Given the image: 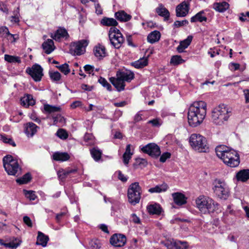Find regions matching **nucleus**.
I'll use <instances>...</instances> for the list:
<instances>
[{
  "mask_svg": "<svg viewBox=\"0 0 249 249\" xmlns=\"http://www.w3.org/2000/svg\"><path fill=\"white\" fill-rule=\"evenodd\" d=\"M20 101L21 104L26 107L30 106H33L35 104V101L33 99V96L29 94H27L21 98Z\"/></svg>",
  "mask_w": 249,
  "mask_h": 249,
  "instance_id": "obj_27",
  "label": "nucleus"
},
{
  "mask_svg": "<svg viewBox=\"0 0 249 249\" xmlns=\"http://www.w3.org/2000/svg\"><path fill=\"white\" fill-rule=\"evenodd\" d=\"M246 103H249V89H246L243 91Z\"/></svg>",
  "mask_w": 249,
  "mask_h": 249,
  "instance_id": "obj_64",
  "label": "nucleus"
},
{
  "mask_svg": "<svg viewBox=\"0 0 249 249\" xmlns=\"http://www.w3.org/2000/svg\"><path fill=\"white\" fill-rule=\"evenodd\" d=\"M171 157V154L169 152L163 153L160 157V161L161 162H164L166 160L170 158Z\"/></svg>",
  "mask_w": 249,
  "mask_h": 249,
  "instance_id": "obj_54",
  "label": "nucleus"
},
{
  "mask_svg": "<svg viewBox=\"0 0 249 249\" xmlns=\"http://www.w3.org/2000/svg\"><path fill=\"white\" fill-rule=\"evenodd\" d=\"M161 244L166 247L167 249H181L179 244L186 243L185 242L176 240L172 238H168L164 241H162Z\"/></svg>",
  "mask_w": 249,
  "mask_h": 249,
  "instance_id": "obj_16",
  "label": "nucleus"
},
{
  "mask_svg": "<svg viewBox=\"0 0 249 249\" xmlns=\"http://www.w3.org/2000/svg\"><path fill=\"white\" fill-rule=\"evenodd\" d=\"M147 210L150 214L160 215L162 209L161 206L157 203H152L147 205Z\"/></svg>",
  "mask_w": 249,
  "mask_h": 249,
  "instance_id": "obj_20",
  "label": "nucleus"
},
{
  "mask_svg": "<svg viewBox=\"0 0 249 249\" xmlns=\"http://www.w3.org/2000/svg\"><path fill=\"white\" fill-rule=\"evenodd\" d=\"M101 23L104 26H115L118 25V22L113 18H109L107 17H104L102 19Z\"/></svg>",
  "mask_w": 249,
  "mask_h": 249,
  "instance_id": "obj_35",
  "label": "nucleus"
},
{
  "mask_svg": "<svg viewBox=\"0 0 249 249\" xmlns=\"http://www.w3.org/2000/svg\"><path fill=\"white\" fill-rule=\"evenodd\" d=\"M56 67L58 68L61 72L63 73L65 75H67L70 72V69L69 65L67 63H64L59 66H56Z\"/></svg>",
  "mask_w": 249,
  "mask_h": 249,
  "instance_id": "obj_43",
  "label": "nucleus"
},
{
  "mask_svg": "<svg viewBox=\"0 0 249 249\" xmlns=\"http://www.w3.org/2000/svg\"><path fill=\"white\" fill-rule=\"evenodd\" d=\"M148 124H152V126L155 127H159L161 125L162 122L160 119L159 118H156L148 122Z\"/></svg>",
  "mask_w": 249,
  "mask_h": 249,
  "instance_id": "obj_52",
  "label": "nucleus"
},
{
  "mask_svg": "<svg viewBox=\"0 0 249 249\" xmlns=\"http://www.w3.org/2000/svg\"><path fill=\"white\" fill-rule=\"evenodd\" d=\"M207 21V18L205 15V10H201L196 14L195 16H193L191 19V22H203Z\"/></svg>",
  "mask_w": 249,
  "mask_h": 249,
  "instance_id": "obj_24",
  "label": "nucleus"
},
{
  "mask_svg": "<svg viewBox=\"0 0 249 249\" xmlns=\"http://www.w3.org/2000/svg\"><path fill=\"white\" fill-rule=\"evenodd\" d=\"M118 178L123 182H126L128 178L125 177L120 171H118Z\"/></svg>",
  "mask_w": 249,
  "mask_h": 249,
  "instance_id": "obj_60",
  "label": "nucleus"
},
{
  "mask_svg": "<svg viewBox=\"0 0 249 249\" xmlns=\"http://www.w3.org/2000/svg\"><path fill=\"white\" fill-rule=\"evenodd\" d=\"M160 33L159 31L155 30L151 32L147 36V41L151 44L158 42L160 38Z\"/></svg>",
  "mask_w": 249,
  "mask_h": 249,
  "instance_id": "obj_30",
  "label": "nucleus"
},
{
  "mask_svg": "<svg viewBox=\"0 0 249 249\" xmlns=\"http://www.w3.org/2000/svg\"><path fill=\"white\" fill-rule=\"evenodd\" d=\"M88 45V41L82 39L76 42H73L71 45V51H73L77 55H80L85 52V48Z\"/></svg>",
  "mask_w": 249,
  "mask_h": 249,
  "instance_id": "obj_13",
  "label": "nucleus"
},
{
  "mask_svg": "<svg viewBox=\"0 0 249 249\" xmlns=\"http://www.w3.org/2000/svg\"><path fill=\"white\" fill-rule=\"evenodd\" d=\"M56 135L62 140H65L68 137L67 131L63 129H59L56 132Z\"/></svg>",
  "mask_w": 249,
  "mask_h": 249,
  "instance_id": "obj_51",
  "label": "nucleus"
},
{
  "mask_svg": "<svg viewBox=\"0 0 249 249\" xmlns=\"http://www.w3.org/2000/svg\"><path fill=\"white\" fill-rule=\"evenodd\" d=\"M132 155H133L123 154V162L125 165H127L128 164L129 160L131 159Z\"/></svg>",
  "mask_w": 249,
  "mask_h": 249,
  "instance_id": "obj_56",
  "label": "nucleus"
},
{
  "mask_svg": "<svg viewBox=\"0 0 249 249\" xmlns=\"http://www.w3.org/2000/svg\"><path fill=\"white\" fill-rule=\"evenodd\" d=\"M134 78V74L131 71H119L116 73V77H111L109 81L118 91H121L124 89V82H130Z\"/></svg>",
  "mask_w": 249,
  "mask_h": 249,
  "instance_id": "obj_2",
  "label": "nucleus"
},
{
  "mask_svg": "<svg viewBox=\"0 0 249 249\" xmlns=\"http://www.w3.org/2000/svg\"><path fill=\"white\" fill-rule=\"evenodd\" d=\"M221 160L226 165L230 167L238 166L240 162L239 155L236 151L232 149L226 153Z\"/></svg>",
  "mask_w": 249,
  "mask_h": 249,
  "instance_id": "obj_10",
  "label": "nucleus"
},
{
  "mask_svg": "<svg viewBox=\"0 0 249 249\" xmlns=\"http://www.w3.org/2000/svg\"><path fill=\"white\" fill-rule=\"evenodd\" d=\"M188 20L185 19L182 21L177 20L174 23V26L176 27H179L188 24Z\"/></svg>",
  "mask_w": 249,
  "mask_h": 249,
  "instance_id": "obj_55",
  "label": "nucleus"
},
{
  "mask_svg": "<svg viewBox=\"0 0 249 249\" xmlns=\"http://www.w3.org/2000/svg\"><path fill=\"white\" fill-rule=\"evenodd\" d=\"M174 202L178 205H182L186 203V198L185 196L180 193H174L172 194Z\"/></svg>",
  "mask_w": 249,
  "mask_h": 249,
  "instance_id": "obj_25",
  "label": "nucleus"
},
{
  "mask_svg": "<svg viewBox=\"0 0 249 249\" xmlns=\"http://www.w3.org/2000/svg\"><path fill=\"white\" fill-rule=\"evenodd\" d=\"M141 188L138 182L132 183L128 188L127 196L128 201L133 205L138 203L141 198Z\"/></svg>",
  "mask_w": 249,
  "mask_h": 249,
  "instance_id": "obj_8",
  "label": "nucleus"
},
{
  "mask_svg": "<svg viewBox=\"0 0 249 249\" xmlns=\"http://www.w3.org/2000/svg\"><path fill=\"white\" fill-rule=\"evenodd\" d=\"M84 69L85 71L89 74H92L93 75H94V73H92L94 70V67L93 66L90 65H86L84 67Z\"/></svg>",
  "mask_w": 249,
  "mask_h": 249,
  "instance_id": "obj_53",
  "label": "nucleus"
},
{
  "mask_svg": "<svg viewBox=\"0 0 249 249\" xmlns=\"http://www.w3.org/2000/svg\"><path fill=\"white\" fill-rule=\"evenodd\" d=\"M42 47L47 54L51 53L55 49L54 42L51 39H48L42 44Z\"/></svg>",
  "mask_w": 249,
  "mask_h": 249,
  "instance_id": "obj_23",
  "label": "nucleus"
},
{
  "mask_svg": "<svg viewBox=\"0 0 249 249\" xmlns=\"http://www.w3.org/2000/svg\"><path fill=\"white\" fill-rule=\"evenodd\" d=\"M53 160L56 161H65L69 160L70 155L66 152H55L53 156Z\"/></svg>",
  "mask_w": 249,
  "mask_h": 249,
  "instance_id": "obj_28",
  "label": "nucleus"
},
{
  "mask_svg": "<svg viewBox=\"0 0 249 249\" xmlns=\"http://www.w3.org/2000/svg\"><path fill=\"white\" fill-rule=\"evenodd\" d=\"M91 155L95 161H99L102 154V152L97 147H94L90 150Z\"/></svg>",
  "mask_w": 249,
  "mask_h": 249,
  "instance_id": "obj_37",
  "label": "nucleus"
},
{
  "mask_svg": "<svg viewBox=\"0 0 249 249\" xmlns=\"http://www.w3.org/2000/svg\"><path fill=\"white\" fill-rule=\"evenodd\" d=\"M207 104L202 101L194 102L189 108L188 122L192 127L200 124L206 115Z\"/></svg>",
  "mask_w": 249,
  "mask_h": 249,
  "instance_id": "obj_1",
  "label": "nucleus"
},
{
  "mask_svg": "<svg viewBox=\"0 0 249 249\" xmlns=\"http://www.w3.org/2000/svg\"><path fill=\"white\" fill-rule=\"evenodd\" d=\"M126 242V238L124 235L122 234H114L110 238V244L116 247L124 246Z\"/></svg>",
  "mask_w": 249,
  "mask_h": 249,
  "instance_id": "obj_14",
  "label": "nucleus"
},
{
  "mask_svg": "<svg viewBox=\"0 0 249 249\" xmlns=\"http://www.w3.org/2000/svg\"><path fill=\"white\" fill-rule=\"evenodd\" d=\"M189 142L191 147L198 152H207L209 150L206 138L199 134H192L190 137Z\"/></svg>",
  "mask_w": 249,
  "mask_h": 249,
  "instance_id": "obj_6",
  "label": "nucleus"
},
{
  "mask_svg": "<svg viewBox=\"0 0 249 249\" xmlns=\"http://www.w3.org/2000/svg\"><path fill=\"white\" fill-rule=\"evenodd\" d=\"M108 36L111 44L116 49L120 48L124 40L120 30L116 27L110 28Z\"/></svg>",
  "mask_w": 249,
  "mask_h": 249,
  "instance_id": "obj_9",
  "label": "nucleus"
},
{
  "mask_svg": "<svg viewBox=\"0 0 249 249\" xmlns=\"http://www.w3.org/2000/svg\"><path fill=\"white\" fill-rule=\"evenodd\" d=\"M32 179V176L30 173H27L22 177L18 178L16 179V182L20 184H26L30 182Z\"/></svg>",
  "mask_w": 249,
  "mask_h": 249,
  "instance_id": "obj_38",
  "label": "nucleus"
},
{
  "mask_svg": "<svg viewBox=\"0 0 249 249\" xmlns=\"http://www.w3.org/2000/svg\"><path fill=\"white\" fill-rule=\"evenodd\" d=\"M93 52L94 55L98 60H101L107 55L105 47L100 44L94 47Z\"/></svg>",
  "mask_w": 249,
  "mask_h": 249,
  "instance_id": "obj_18",
  "label": "nucleus"
},
{
  "mask_svg": "<svg viewBox=\"0 0 249 249\" xmlns=\"http://www.w3.org/2000/svg\"><path fill=\"white\" fill-rule=\"evenodd\" d=\"M95 8L96 10V13L98 15L102 14V9L99 3H97L95 4Z\"/></svg>",
  "mask_w": 249,
  "mask_h": 249,
  "instance_id": "obj_63",
  "label": "nucleus"
},
{
  "mask_svg": "<svg viewBox=\"0 0 249 249\" xmlns=\"http://www.w3.org/2000/svg\"><path fill=\"white\" fill-rule=\"evenodd\" d=\"M26 72L36 82L41 81L43 76L42 68L40 65L37 64L33 65L31 68L28 67L26 70Z\"/></svg>",
  "mask_w": 249,
  "mask_h": 249,
  "instance_id": "obj_11",
  "label": "nucleus"
},
{
  "mask_svg": "<svg viewBox=\"0 0 249 249\" xmlns=\"http://www.w3.org/2000/svg\"><path fill=\"white\" fill-rule=\"evenodd\" d=\"M2 161L4 169L8 175L18 176L21 174L22 168L17 159L8 155L3 158Z\"/></svg>",
  "mask_w": 249,
  "mask_h": 249,
  "instance_id": "obj_4",
  "label": "nucleus"
},
{
  "mask_svg": "<svg viewBox=\"0 0 249 249\" xmlns=\"http://www.w3.org/2000/svg\"><path fill=\"white\" fill-rule=\"evenodd\" d=\"M69 36L67 31L64 28L59 27L51 37L55 41H59L62 38H67Z\"/></svg>",
  "mask_w": 249,
  "mask_h": 249,
  "instance_id": "obj_17",
  "label": "nucleus"
},
{
  "mask_svg": "<svg viewBox=\"0 0 249 249\" xmlns=\"http://www.w3.org/2000/svg\"><path fill=\"white\" fill-rule=\"evenodd\" d=\"M168 188V185L163 183L161 184H158L153 187H151L148 189V192L151 194L160 193L165 192Z\"/></svg>",
  "mask_w": 249,
  "mask_h": 249,
  "instance_id": "obj_22",
  "label": "nucleus"
},
{
  "mask_svg": "<svg viewBox=\"0 0 249 249\" xmlns=\"http://www.w3.org/2000/svg\"><path fill=\"white\" fill-rule=\"evenodd\" d=\"M184 62L181 57L179 55H175L172 57L170 63L174 65H177Z\"/></svg>",
  "mask_w": 249,
  "mask_h": 249,
  "instance_id": "obj_45",
  "label": "nucleus"
},
{
  "mask_svg": "<svg viewBox=\"0 0 249 249\" xmlns=\"http://www.w3.org/2000/svg\"><path fill=\"white\" fill-rule=\"evenodd\" d=\"M24 223L29 227H32L33 224L30 218L28 216H24L23 218Z\"/></svg>",
  "mask_w": 249,
  "mask_h": 249,
  "instance_id": "obj_57",
  "label": "nucleus"
},
{
  "mask_svg": "<svg viewBox=\"0 0 249 249\" xmlns=\"http://www.w3.org/2000/svg\"><path fill=\"white\" fill-rule=\"evenodd\" d=\"M93 138V136L89 133H86L84 137V141L87 145H90L94 143Z\"/></svg>",
  "mask_w": 249,
  "mask_h": 249,
  "instance_id": "obj_50",
  "label": "nucleus"
},
{
  "mask_svg": "<svg viewBox=\"0 0 249 249\" xmlns=\"http://www.w3.org/2000/svg\"><path fill=\"white\" fill-rule=\"evenodd\" d=\"M147 64L148 59L147 58H140L138 60L131 63V65L137 69L143 68L144 67L147 66Z\"/></svg>",
  "mask_w": 249,
  "mask_h": 249,
  "instance_id": "obj_36",
  "label": "nucleus"
},
{
  "mask_svg": "<svg viewBox=\"0 0 249 249\" xmlns=\"http://www.w3.org/2000/svg\"><path fill=\"white\" fill-rule=\"evenodd\" d=\"M141 149L143 153L155 158L159 157L161 154L160 147L155 143H148L142 146Z\"/></svg>",
  "mask_w": 249,
  "mask_h": 249,
  "instance_id": "obj_12",
  "label": "nucleus"
},
{
  "mask_svg": "<svg viewBox=\"0 0 249 249\" xmlns=\"http://www.w3.org/2000/svg\"><path fill=\"white\" fill-rule=\"evenodd\" d=\"M116 18L120 21L126 22L129 21L131 16L127 14L124 11H120L116 12L115 14Z\"/></svg>",
  "mask_w": 249,
  "mask_h": 249,
  "instance_id": "obj_33",
  "label": "nucleus"
},
{
  "mask_svg": "<svg viewBox=\"0 0 249 249\" xmlns=\"http://www.w3.org/2000/svg\"><path fill=\"white\" fill-rule=\"evenodd\" d=\"M49 75L52 80L58 82L61 79V74L58 71H50Z\"/></svg>",
  "mask_w": 249,
  "mask_h": 249,
  "instance_id": "obj_44",
  "label": "nucleus"
},
{
  "mask_svg": "<svg viewBox=\"0 0 249 249\" xmlns=\"http://www.w3.org/2000/svg\"><path fill=\"white\" fill-rule=\"evenodd\" d=\"M89 247L91 249H99L101 247L100 241L97 239L91 240L89 242Z\"/></svg>",
  "mask_w": 249,
  "mask_h": 249,
  "instance_id": "obj_48",
  "label": "nucleus"
},
{
  "mask_svg": "<svg viewBox=\"0 0 249 249\" xmlns=\"http://www.w3.org/2000/svg\"><path fill=\"white\" fill-rule=\"evenodd\" d=\"M156 11L158 14L163 17L165 20L168 19L170 16L169 12L162 4H159Z\"/></svg>",
  "mask_w": 249,
  "mask_h": 249,
  "instance_id": "obj_29",
  "label": "nucleus"
},
{
  "mask_svg": "<svg viewBox=\"0 0 249 249\" xmlns=\"http://www.w3.org/2000/svg\"><path fill=\"white\" fill-rule=\"evenodd\" d=\"M193 36H189L185 39L181 41L179 43V45L177 48V51L179 53L183 52L184 50L190 45Z\"/></svg>",
  "mask_w": 249,
  "mask_h": 249,
  "instance_id": "obj_21",
  "label": "nucleus"
},
{
  "mask_svg": "<svg viewBox=\"0 0 249 249\" xmlns=\"http://www.w3.org/2000/svg\"><path fill=\"white\" fill-rule=\"evenodd\" d=\"M231 115V110L227 105L220 104L214 108L212 112V120L216 125H221L227 121Z\"/></svg>",
  "mask_w": 249,
  "mask_h": 249,
  "instance_id": "obj_3",
  "label": "nucleus"
},
{
  "mask_svg": "<svg viewBox=\"0 0 249 249\" xmlns=\"http://www.w3.org/2000/svg\"><path fill=\"white\" fill-rule=\"evenodd\" d=\"M231 149L225 145H219L215 148V152L217 157L221 159L223 156L225 155L226 153H228Z\"/></svg>",
  "mask_w": 249,
  "mask_h": 249,
  "instance_id": "obj_34",
  "label": "nucleus"
},
{
  "mask_svg": "<svg viewBox=\"0 0 249 249\" xmlns=\"http://www.w3.org/2000/svg\"><path fill=\"white\" fill-rule=\"evenodd\" d=\"M62 173L64 174V176L66 177V178L67 177V176L71 173H75L77 172L76 169H71V170H62Z\"/></svg>",
  "mask_w": 249,
  "mask_h": 249,
  "instance_id": "obj_62",
  "label": "nucleus"
},
{
  "mask_svg": "<svg viewBox=\"0 0 249 249\" xmlns=\"http://www.w3.org/2000/svg\"><path fill=\"white\" fill-rule=\"evenodd\" d=\"M213 190L219 198L226 200L230 195L229 188L226 182L221 179L216 178L213 182Z\"/></svg>",
  "mask_w": 249,
  "mask_h": 249,
  "instance_id": "obj_7",
  "label": "nucleus"
},
{
  "mask_svg": "<svg viewBox=\"0 0 249 249\" xmlns=\"http://www.w3.org/2000/svg\"><path fill=\"white\" fill-rule=\"evenodd\" d=\"M0 140L3 142L8 143L14 147L16 146V143L11 138L7 137L5 134H0Z\"/></svg>",
  "mask_w": 249,
  "mask_h": 249,
  "instance_id": "obj_41",
  "label": "nucleus"
},
{
  "mask_svg": "<svg viewBox=\"0 0 249 249\" xmlns=\"http://www.w3.org/2000/svg\"><path fill=\"white\" fill-rule=\"evenodd\" d=\"M8 36H10L11 37H14V35L9 33L8 29L7 27H1L0 28V36L6 37Z\"/></svg>",
  "mask_w": 249,
  "mask_h": 249,
  "instance_id": "obj_49",
  "label": "nucleus"
},
{
  "mask_svg": "<svg viewBox=\"0 0 249 249\" xmlns=\"http://www.w3.org/2000/svg\"><path fill=\"white\" fill-rule=\"evenodd\" d=\"M184 0L177 6L176 15L177 17H183L187 15L190 9V1Z\"/></svg>",
  "mask_w": 249,
  "mask_h": 249,
  "instance_id": "obj_15",
  "label": "nucleus"
},
{
  "mask_svg": "<svg viewBox=\"0 0 249 249\" xmlns=\"http://www.w3.org/2000/svg\"><path fill=\"white\" fill-rule=\"evenodd\" d=\"M229 67L231 70L235 71L239 69L240 65L238 63H231L230 64Z\"/></svg>",
  "mask_w": 249,
  "mask_h": 249,
  "instance_id": "obj_61",
  "label": "nucleus"
},
{
  "mask_svg": "<svg viewBox=\"0 0 249 249\" xmlns=\"http://www.w3.org/2000/svg\"><path fill=\"white\" fill-rule=\"evenodd\" d=\"M49 237L45 235L41 231H38L36 245H41L42 247H45L47 246V244L49 241Z\"/></svg>",
  "mask_w": 249,
  "mask_h": 249,
  "instance_id": "obj_26",
  "label": "nucleus"
},
{
  "mask_svg": "<svg viewBox=\"0 0 249 249\" xmlns=\"http://www.w3.org/2000/svg\"><path fill=\"white\" fill-rule=\"evenodd\" d=\"M44 109L45 111L48 113H53L58 112L60 110V108L58 107L46 104L44 105Z\"/></svg>",
  "mask_w": 249,
  "mask_h": 249,
  "instance_id": "obj_42",
  "label": "nucleus"
},
{
  "mask_svg": "<svg viewBox=\"0 0 249 249\" xmlns=\"http://www.w3.org/2000/svg\"><path fill=\"white\" fill-rule=\"evenodd\" d=\"M98 82L101 84L104 87L107 88L108 91H111L112 87L111 85L107 82V80L102 77H100L98 79Z\"/></svg>",
  "mask_w": 249,
  "mask_h": 249,
  "instance_id": "obj_46",
  "label": "nucleus"
},
{
  "mask_svg": "<svg viewBox=\"0 0 249 249\" xmlns=\"http://www.w3.org/2000/svg\"><path fill=\"white\" fill-rule=\"evenodd\" d=\"M4 60L9 63H21L20 57L17 56H13L9 54L4 55Z\"/></svg>",
  "mask_w": 249,
  "mask_h": 249,
  "instance_id": "obj_40",
  "label": "nucleus"
},
{
  "mask_svg": "<svg viewBox=\"0 0 249 249\" xmlns=\"http://www.w3.org/2000/svg\"><path fill=\"white\" fill-rule=\"evenodd\" d=\"M196 205L200 211L203 213H213L217 208L218 204L211 198L199 196L196 200Z\"/></svg>",
  "mask_w": 249,
  "mask_h": 249,
  "instance_id": "obj_5",
  "label": "nucleus"
},
{
  "mask_svg": "<svg viewBox=\"0 0 249 249\" xmlns=\"http://www.w3.org/2000/svg\"><path fill=\"white\" fill-rule=\"evenodd\" d=\"M21 242V241L18 238H16L9 243L4 245V247L12 249H16L20 245Z\"/></svg>",
  "mask_w": 249,
  "mask_h": 249,
  "instance_id": "obj_39",
  "label": "nucleus"
},
{
  "mask_svg": "<svg viewBox=\"0 0 249 249\" xmlns=\"http://www.w3.org/2000/svg\"><path fill=\"white\" fill-rule=\"evenodd\" d=\"M131 221L136 224H139L141 222L139 217L137 216L135 213L131 214Z\"/></svg>",
  "mask_w": 249,
  "mask_h": 249,
  "instance_id": "obj_59",
  "label": "nucleus"
},
{
  "mask_svg": "<svg viewBox=\"0 0 249 249\" xmlns=\"http://www.w3.org/2000/svg\"><path fill=\"white\" fill-rule=\"evenodd\" d=\"M236 178L238 181L245 182L249 179V169L240 170L236 174Z\"/></svg>",
  "mask_w": 249,
  "mask_h": 249,
  "instance_id": "obj_31",
  "label": "nucleus"
},
{
  "mask_svg": "<svg viewBox=\"0 0 249 249\" xmlns=\"http://www.w3.org/2000/svg\"><path fill=\"white\" fill-rule=\"evenodd\" d=\"M66 214V212H63L57 213L55 216V219L58 223H59L62 218Z\"/></svg>",
  "mask_w": 249,
  "mask_h": 249,
  "instance_id": "obj_58",
  "label": "nucleus"
},
{
  "mask_svg": "<svg viewBox=\"0 0 249 249\" xmlns=\"http://www.w3.org/2000/svg\"><path fill=\"white\" fill-rule=\"evenodd\" d=\"M23 192L26 197L31 200H35L36 198L35 192L33 191H27L26 190H23Z\"/></svg>",
  "mask_w": 249,
  "mask_h": 249,
  "instance_id": "obj_47",
  "label": "nucleus"
},
{
  "mask_svg": "<svg viewBox=\"0 0 249 249\" xmlns=\"http://www.w3.org/2000/svg\"><path fill=\"white\" fill-rule=\"evenodd\" d=\"M229 7L228 3L225 1L216 2L213 4V8L217 12H224Z\"/></svg>",
  "mask_w": 249,
  "mask_h": 249,
  "instance_id": "obj_32",
  "label": "nucleus"
},
{
  "mask_svg": "<svg viewBox=\"0 0 249 249\" xmlns=\"http://www.w3.org/2000/svg\"><path fill=\"white\" fill-rule=\"evenodd\" d=\"M39 127L32 122L25 124V133L28 137H33L37 131Z\"/></svg>",
  "mask_w": 249,
  "mask_h": 249,
  "instance_id": "obj_19",
  "label": "nucleus"
}]
</instances>
